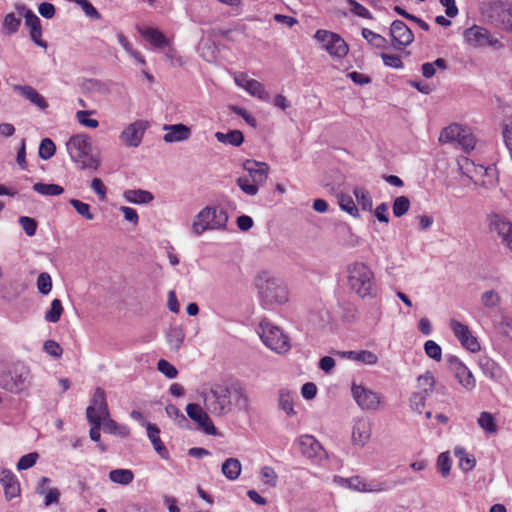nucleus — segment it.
<instances>
[{"instance_id": "21", "label": "nucleus", "mask_w": 512, "mask_h": 512, "mask_svg": "<svg viewBox=\"0 0 512 512\" xmlns=\"http://www.w3.org/2000/svg\"><path fill=\"white\" fill-rule=\"evenodd\" d=\"M146 125L143 121H135L120 134V140L128 147H138L142 141Z\"/></svg>"}, {"instance_id": "42", "label": "nucleus", "mask_w": 512, "mask_h": 512, "mask_svg": "<svg viewBox=\"0 0 512 512\" xmlns=\"http://www.w3.org/2000/svg\"><path fill=\"white\" fill-rule=\"evenodd\" d=\"M21 25V19L16 17L14 13H8L4 17V21L2 24V32L5 35L15 34Z\"/></svg>"}, {"instance_id": "17", "label": "nucleus", "mask_w": 512, "mask_h": 512, "mask_svg": "<svg viewBox=\"0 0 512 512\" xmlns=\"http://www.w3.org/2000/svg\"><path fill=\"white\" fill-rule=\"evenodd\" d=\"M188 417L196 422L200 429L208 435H216L217 430L207 412L196 403H189L186 406Z\"/></svg>"}, {"instance_id": "40", "label": "nucleus", "mask_w": 512, "mask_h": 512, "mask_svg": "<svg viewBox=\"0 0 512 512\" xmlns=\"http://www.w3.org/2000/svg\"><path fill=\"white\" fill-rule=\"evenodd\" d=\"M455 455L459 459V467L465 471L468 472L472 470L475 467L476 461L475 459L470 456L464 448L462 447H456L454 450Z\"/></svg>"}, {"instance_id": "15", "label": "nucleus", "mask_w": 512, "mask_h": 512, "mask_svg": "<svg viewBox=\"0 0 512 512\" xmlns=\"http://www.w3.org/2000/svg\"><path fill=\"white\" fill-rule=\"evenodd\" d=\"M451 330L454 333V336L459 340L461 345L471 351L477 352L480 350V344L477 341L476 337H474L469 329V327L456 319H451L449 324Z\"/></svg>"}, {"instance_id": "38", "label": "nucleus", "mask_w": 512, "mask_h": 512, "mask_svg": "<svg viewBox=\"0 0 512 512\" xmlns=\"http://www.w3.org/2000/svg\"><path fill=\"white\" fill-rule=\"evenodd\" d=\"M33 190L44 196H58L64 192V188L58 184L35 183Z\"/></svg>"}, {"instance_id": "52", "label": "nucleus", "mask_w": 512, "mask_h": 512, "mask_svg": "<svg viewBox=\"0 0 512 512\" xmlns=\"http://www.w3.org/2000/svg\"><path fill=\"white\" fill-rule=\"evenodd\" d=\"M37 289L43 294L47 295L52 290V278L47 272H42L37 278Z\"/></svg>"}, {"instance_id": "13", "label": "nucleus", "mask_w": 512, "mask_h": 512, "mask_svg": "<svg viewBox=\"0 0 512 512\" xmlns=\"http://www.w3.org/2000/svg\"><path fill=\"white\" fill-rule=\"evenodd\" d=\"M448 370L454 375L458 383L467 391H471L476 386V380L470 369L454 355L446 357Z\"/></svg>"}, {"instance_id": "64", "label": "nucleus", "mask_w": 512, "mask_h": 512, "mask_svg": "<svg viewBox=\"0 0 512 512\" xmlns=\"http://www.w3.org/2000/svg\"><path fill=\"white\" fill-rule=\"evenodd\" d=\"M347 1L350 4L351 11L354 14H356L362 18H371V13L366 7H364L363 5H361L360 3H358L355 0H347Z\"/></svg>"}, {"instance_id": "58", "label": "nucleus", "mask_w": 512, "mask_h": 512, "mask_svg": "<svg viewBox=\"0 0 512 512\" xmlns=\"http://www.w3.org/2000/svg\"><path fill=\"white\" fill-rule=\"evenodd\" d=\"M38 457L39 455L36 452H32L22 456L17 463V469L26 470L31 468L36 464Z\"/></svg>"}, {"instance_id": "49", "label": "nucleus", "mask_w": 512, "mask_h": 512, "mask_svg": "<svg viewBox=\"0 0 512 512\" xmlns=\"http://www.w3.org/2000/svg\"><path fill=\"white\" fill-rule=\"evenodd\" d=\"M424 351H425V354L429 358H431L437 362L441 361L442 348L435 341H433V340L426 341L424 344Z\"/></svg>"}, {"instance_id": "45", "label": "nucleus", "mask_w": 512, "mask_h": 512, "mask_svg": "<svg viewBox=\"0 0 512 512\" xmlns=\"http://www.w3.org/2000/svg\"><path fill=\"white\" fill-rule=\"evenodd\" d=\"M362 36L370 45L376 48H386L387 46V40L383 36L368 28L362 29Z\"/></svg>"}, {"instance_id": "1", "label": "nucleus", "mask_w": 512, "mask_h": 512, "mask_svg": "<svg viewBox=\"0 0 512 512\" xmlns=\"http://www.w3.org/2000/svg\"><path fill=\"white\" fill-rule=\"evenodd\" d=\"M204 406L206 411L214 416H224L232 411L233 406L246 408L248 398L239 385L227 386L214 384L204 393Z\"/></svg>"}, {"instance_id": "62", "label": "nucleus", "mask_w": 512, "mask_h": 512, "mask_svg": "<svg viewBox=\"0 0 512 512\" xmlns=\"http://www.w3.org/2000/svg\"><path fill=\"white\" fill-rule=\"evenodd\" d=\"M90 114V111H78L76 116L81 125L89 128H97L99 126V122L96 119L89 118Z\"/></svg>"}, {"instance_id": "55", "label": "nucleus", "mask_w": 512, "mask_h": 512, "mask_svg": "<svg viewBox=\"0 0 512 512\" xmlns=\"http://www.w3.org/2000/svg\"><path fill=\"white\" fill-rule=\"evenodd\" d=\"M481 303L487 308H494L500 303V296L494 290H488L481 296Z\"/></svg>"}, {"instance_id": "31", "label": "nucleus", "mask_w": 512, "mask_h": 512, "mask_svg": "<svg viewBox=\"0 0 512 512\" xmlns=\"http://www.w3.org/2000/svg\"><path fill=\"white\" fill-rule=\"evenodd\" d=\"M221 471L227 479L236 480L242 471L241 462L237 458H228L222 463Z\"/></svg>"}, {"instance_id": "50", "label": "nucleus", "mask_w": 512, "mask_h": 512, "mask_svg": "<svg viewBox=\"0 0 512 512\" xmlns=\"http://www.w3.org/2000/svg\"><path fill=\"white\" fill-rule=\"evenodd\" d=\"M260 477L264 484L269 485L271 487H275L278 481V475L274 468L270 466H264L260 470Z\"/></svg>"}, {"instance_id": "4", "label": "nucleus", "mask_w": 512, "mask_h": 512, "mask_svg": "<svg viewBox=\"0 0 512 512\" xmlns=\"http://www.w3.org/2000/svg\"><path fill=\"white\" fill-rule=\"evenodd\" d=\"M348 285L360 297L371 296L375 290L374 273L362 262L348 266Z\"/></svg>"}, {"instance_id": "39", "label": "nucleus", "mask_w": 512, "mask_h": 512, "mask_svg": "<svg viewBox=\"0 0 512 512\" xmlns=\"http://www.w3.org/2000/svg\"><path fill=\"white\" fill-rule=\"evenodd\" d=\"M248 86L245 90L254 97H257L260 100L268 101L270 99L269 93L265 90V87L262 83L255 79H251L250 82L247 83Z\"/></svg>"}, {"instance_id": "16", "label": "nucleus", "mask_w": 512, "mask_h": 512, "mask_svg": "<svg viewBox=\"0 0 512 512\" xmlns=\"http://www.w3.org/2000/svg\"><path fill=\"white\" fill-rule=\"evenodd\" d=\"M351 391L354 400L362 409L375 410L379 407L381 398L378 393L356 384L352 385Z\"/></svg>"}, {"instance_id": "18", "label": "nucleus", "mask_w": 512, "mask_h": 512, "mask_svg": "<svg viewBox=\"0 0 512 512\" xmlns=\"http://www.w3.org/2000/svg\"><path fill=\"white\" fill-rule=\"evenodd\" d=\"M301 454L311 460H321L325 451L321 443L312 435H302L298 439Z\"/></svg>"}, {"instance_id": "11", "label": "nucleus", "mask_w": 512, "mask_h": 512, "mask_svg": "<svg viewBox=\"0 0 512 512\" xmlns=\"http://www.w3.org/2000/svg\"><path fill=\"white\" fill-rule=\"evenodd\" d=\"M335 482L343 487L362 493H378L390 489V485L386 482H379L376 480H366L360 476H353L350 478L335 477Z\"/></svg>"}, {"instance_id": "22", "label": "nucleus", "mask_w": 512, "mask_h": 512, "mask_svg": "<svg viewBox=\"0 0 512 512\" xmlns=\"http://www.w3.org/2000/svg\"><path fill=\"white\" fill-rule=\"evenodd\" d=\"M24 18L25 25L30 30V37L33 42L42 48H47V42L42 40V26L39 17L32 10H27Z\"/></svg>"}, {"instance_id": "8", "label": "nucleus", "mask_w": 512, "mask_h": 512, "mask_svg": "<svg viewBox=\"0 0 512 512\" xmlns=\"http://www.w3.org/2000/svg\"><path fill=\"white\" fill-rule=\"evenodd\" d=\"M314 39L320 44L321 49L334 59H343L349 52L346 41L335 32L318 29L314 34Z\"/></svg>"}, {"instance_id": "20", "label": "nucleus", "mask_w": 512, "mask_h": 512, "mask_svg": "<svg viewBox=\"0 0 512 512\" xmlns=\"http://www.w3.org/2000/svg\"><path fill=\"white\" fill-rule=\"evenodd\" d=\"M390 36L394 47L407 46L414 39L411 29L401 20H395L392 22L390 27Z\"/></svg>"}, {"instance_id": "37", "label": "nucleus", "mask_w": 512, "mask_h": 512, "mask_svg": "<svg viewBox=\"0 0 512 512\" xmlns=\"http://www.w3.org/2000/svg\"><path fill=\"white\" fill-rule=\"evenodd\" d=\"M353 194L356 197L358 205L361 207L364 211H372L373 207V201L370 193L362 188V187H355L353 189Z\"/></svg>"}, {"instance_id": "51", "label": "nucleus", "mask_w": 512, "mask_h": 512, "mask_svg": "<svg viewBox=\"0 0 512 512\" xmlns=\"http://www.w3.org/2000/svg\"><path fill=\"white\" fill-rule=\"evenodd\" d=\"M410 207V201L405 196H399L393 203V214L395 217H401L407 213Z\"/></svg>"}, {"instance_id": "35", "label": "nucleus", "mask_w": 512, "mask_h": 512, "mask_svg": "<svg viewBox=\"0 0 512 512\" xmlns=\"http://www.w3.org/2000/svg\"><path fill=\"white\" fill-rule=\"evenodd\" d=\"M216 139L221 143H229L233 146H240L244 141L243 133L239 130H232L228 133L216 132Z\"/></svg>"}, {"instance_id": "43", "label": "nucleus", "mask_w": 512, "mask_h": 512, "mask_svg": "<svg viewBox=\"0 0 512 512\" xmlns=\"http://www.w3.org/2000/svg\"><path fill=\"white\" fill-rule=\"evenodd\" d=\"M294 397L293 394L288 390H281L279 393V407L288 415H294L295 411L293 408Z\"/></svg>"}, {"instance_id": "34", "label": "nucleus", "mask_w": 512, "mask_h": 512, "mask_svg": "<svg viewBox=\"0 0 512 512\" xmlns=\"http://www.w3.org/2000/svg\"><path fill=\"white\" fill-rule=\"evenodd\" d=\"M337 198L338 204L343 211L347 212L354 218H358L360 216L359 209L351 195L341 192L338 194Z\"/></svg>"}, {"instance_id": "3", "label": "nucleus", "mask_w": 512, "mask_h": 512, "mask_svg": "<svg viewBox=\"0 0 512 512\" xmlns=\"http://www.w3.org/2000/svg\"><path fill=\"white\" fill-rule=\"evenodd\" d=\"M255 285L261 301L265 305L285 304L289 299V292L285 284L267 271H262L257 275Z\"/></svg>"}, {"instance_id": "12", "label": "nucleus", "mask_w": 512, "mask_h": 512, "mask_svg": "<svg viewBox=\"0 0 512 512\" xmlns=\"http://www.w3.org/2000/svg\"><path fill=\"white\" fill-rule=\"evenodd\" d=\"M465 41L475 47L491 46L495 49L503 48V44L498 38L494 37L486 28L473 25L464 31Z\"/></svg>"}, {"instance_id": "47", "label": "nucleus", "mask_w": 512, "mask_h": 512, "mask_svg": "<svg viewBox=\"0 0 512 512\" xmlns=\"http://www.w3.org/2000/svg\"><path fill=\"white\" fill-rule=\"evenodd\" d=\"M56 153V145L50 138L42 139L39 146V157L43 160L52 158Z\"/></svg>"}, {"instance_id": "5", "label": "nucleus", "mask_w": 512, "mask_h": 512, "mask_svg": "<svg viewBox=\"0 0 512 512\" xmlns=\"http://www.w3.org/2000/svg\"><path fill=\"white\" fill-rule=\"evenodd\" d=\"M228 222V214L223 209L206 206L195 217L192 231L201 235L206 230L225 229Z\"/></svg>"}, {"instance_id": "25", "label": "nucleus", "mask_w": 512, "mask_h": 512, "mask_svg": "<svg viewBox=\"0 0 512 512\" xmlns=\"http://www.w3.org/2000/svg\"><path fill=\"white\" fill-rule=\"evenodd\" d=\"M371 437V424L366 419H358L353 426L352 440L354 444L364 446Z\"/></svg>"}, {"instance_id": "54", "label": "nucleus", "mask_w": 512, "mask_h": 512, "mask_svg": "<svg viewBox=\"0 0 512 512\" xmlns=\"http://www.w3.org/2000/svg\"><path fill=\"white\" fill-rule=\"evenodd\" d=\"M437 467L443 477H447L451 469V460L448 452H443L438 456Z\"/></svg>"}, {"instance_id": "19", "label": "nucleus", "mask_w": 512, "mask_h": 512, "mask_svg": "<svg viewBox=\"0 0 512 512\" xmlns=\"http://www.w3.org/2000/svg\"><path fill=\"white\" fill-rule=\"evenodd\" d=\"M490 228L501 238L504 244L512 253V223L500 215H493L490 219Z\"/></svg>"}, {"instance_id": "63", "label": "nucleus", "mask_w": 512, "mask_h": 512, "mask_svg": "<svg viewBox=\"0 0 512 512\" xmlns=\"http://www.w3.org/2000/svg\"><path fill=\"white\" fill-rule=\"evenodd\" d=\"M90 187L98 195L101 201L106 199L107 189L101 179L94 178Z\"/></svg>"}, {"instance_id": "32", "label": "nucleus", "mask_w": 512, "mask_h": 512, "mask_svg": "<svg viewBox=\"0 0 512 512\" xmlns=\"http://www.w3.org/2000/svg\"><path fill=\"white\" fill-rule=\"evenodd\" d=\"M124 197L128 202L135 204L149 203L154 199L151 192L141 189L127 190Z\"/></svg>"}, {"instance_id": "30", "label": "nucleus", "mask_w": 512, "mask_h": 512, "mask_svg": "<svg viewBox=\"0 0 512 512\" xmlns=\"http://www.w3.org/2000/svg\"><path fill=\"white\" fill-rule=\"evenodd\" d=\"M141 35L154 47L164 48L168 46L167 38L157 28L147 27L141 31Z\"/></svg>"}, {"instance_id": "48", "label": "nucleus", "mask_w": 512, "mask_h": 512, "mask_svg": "<svg viewBox=\"0 0 512 512\" xmlns=\"http://www.w3.org/2000/svg\"><path fill=\"white\" fill-rule=\"evenodd\" d=\"M502 137L505 146L507 147L510 155L512 156V114L506 116L505 120L502 123Z\"/></svg>"}, {"instance_id": "61", "label": "nucleus", "mask_w": 512, "mask_h": 512, "mask_svg": "<svg viewBox=\"0 0 512 512\" xmlns=\"http://www.w3.org/2000/svg\"><path fill=\"white\" fill-rule=\"evenodd\" d=\"M381 59L385 66L400 69L403 67V62L398 55L381 53Z\"/></svg>"}, {"instance_id": "44", "label": "nucleus", "mask_w": 512, "mask_h": 512, "mask_svg": "<svg viewBox=\"0 0 512 512\" xmlns=\"http://www.w3.org/2000/svg\"><path fill=\"white\" fill-rule=\"evenodd\" d=\"M63 311L64 309L61 300L54 299L51 302L50 309L45 312L44 318L47 322L56 323L60 320Z\"/></svg>"}, {"instance_id": "24", "label": "nucleus", "mask_w": 512, "mask_h": 512, "mask_svg": "<svg viewBox=\"0 0 512 512\" xmlns=\"http://www.w3.org/2000/svg\"><path fill=\"white\" fill-rule=\"evenodd\" d=\"M163 129L166 131L163 139L167 143L181 142L191 136L190 128L184 124L164 125Z\"/></svg>"}, {"instance_id": "41", "label": "nucleus", "mask_w": 512, "mask_h": 512, "mask_svg": "<svg viewBox=\"0 0 512 512\" xmlns=\"http://www.w3.org/2000/svg\"><path fill=\"white\" fill-rule=\"evenodd\" d=\"M103 431L105 433L119 435L121 437H127L130 434V430L127 426L119 425L113 419L104 420Z\"/></svg>"}, {"instance_id": "57", "label": "nucleus", "mask_w": 512, "mask_h": 512, "mask_svg": "<svg viewBox=\"0 0 512 512\" xmlns=\"http://www.w3.org/2000/svg\"><path fill=\"white\" fill-rule=\"evenodd\" d=\"M157 369L169 379L176 378L178 375L177 369L165 359L158 361Z\"/></svg>"}, {"instance_id": "29", "label": "nucleus", "mask_w": 512, "mask_h": 512, "mask_svg": "<svg viewBox=\"0 0 512 512\" xmlns=\"http://www.w3.org/2000/svg\"><path fill=\"white\" fill-rule=\"evenodd\" d=\"M342 358H347L353 361H358L363 364L374 365L378 361V357L375 353L367 350L361 351H337L335 353Z\"/></svg>"}, {"instance_id": "27", "label": "nucleus", "mask_w": 512, "mask_h": 512, "mask_svg": "<svg viewBox=\"0 0 512 512\" xmlns=\"http://www.w3.org/2000/svg\"><path fill=\"white\" fill-rule=\"evenodd\" d=\"M146 429H147L148 438L151 441V443H152L155 451L158 453V455L162 459H165V460L169 459V457H170L169 451L166 448V446L164 445V443L161 441V438H160V429L155 424H152L149 422L146 424Z\"/></svg>"}, {"instance_id": "56", "label": "nucleus", "mask_w": 512, "mask_h": 512, "mask_svg": "<svg viewBox=\"0 0 512 512\" xmlns=\"http://www.w3.org/2000/svg\"><path fill=\"white\" fill-rule=\"evenodd\" d=\"M19 224L28 236L32 237L35 235L38 226L35 219L28 216H21L19 218Z\"/></svg>"}, {"instance_id": "7", "label": "nucleus", "mask_w": 512, "mask_h": 512, "mask_svg": "<svg viewBox=\"0 0 512 512\" xmlns=\"http://www.w3.org/2000/svg\"><path fill=\"white\" fill-rule=\"evenodd\" d=\"M260 337L263 343L272 351L284 354L291 349L289 337L267 319L260 322Z\"/></svg>"}, {"instance_id": "28", "label": "nucleus", "mask_w": 512, "mask_h": 512, "mask_svg": "<svg viewBox=\"0 0 512 512\" xmlns=\"http://www.w3.org/2000/svg\"><path fill=\"white\" fill-rule=\"evenodd\" d=\"M479 367L486 377L498 381L503 376L502 368L488 356H481L478 361Z\"/></svg>"}, {"instance_id": "10", "label": "nucleus", "mask_w": 512, "mask_h": 512, "mask_svg": "<svg viewBox=\"0 0 512 512\" xmlns=\"http://www.w3.org/2000/svg\"><path fill=\"white\" fill-rule=\"evenodd\" d=\"M486 17L495 27L512 33V3L496 2L487 10Z\"/></svg>"}, {"instance_id": "59", "label": "nucleus", "mask_w": 512, "mask_h": 512, "mask_svg": "<svg viewBox=\"0 0 512 512\" xmlns=\"http://www.w3.org/2000/svg\"><path fill=\"white\" fill-rule=\"evenodd\" d=\"M76 4L81 7V9L85 12L87 16L93 19H100L101 14L98 10L92 5V3L88 0H75Z\"/></svg>"}, {"instance_id": "2", "label": "nucleus", "mask_w": 512, "mask_h": 512, "mask_svg": "<svg viewBox=\"0 0 512 512\" xmlns=\"http://www.w3.org/2000/svg\"><path fill=\"white\" fill-rule=\"evenodd\" d=\"M68 154L71 160L80 169L97 170L100 166V159L93 154L91 139L85 134L71 136L66 143Z\"/></svg>"}, {"instance_id": "33", "label": "nucleus", "mask_w": 512, "mask_h": 512, "mask_svg": "<svg viewBox=\"0 0 512 512\" xmlns=\"http://www.w3.org/2000/svg\"><path fill=\"white\" fill-rule=\"evenodd\" d=\"M477 423L488 434L494 435L498 432L496 419L490 412H481L477 419Z\"/></svg>"}, {"instance_id": "23", "label": "nucleus", "mask_w": 512, "mask_h": 512, "mask_svg": "<svg viewBox=\"0 0 512 512\" xmlns=\"http://www.w3.org/2000/svg\"><path fill=\"white\" fill-rule=\"evenodd\" d=\"M243 168L248 172L252 182L257 185H262L266 182L269 170V166L266 163L246 160L243 164Z\"/></svg>"}, {"instance_id": "53", "label": "nucleus", "mask_w": 512, "mask_h": 512, "mask_svg": "<svg viewBox=\"0 0 512 512\" xmlns=\"http://www.w3.org/2000/svg\"><path fill=\"white\" fill-rule=\"evenodd\" d=\"M237 185L247 195L254 196L258 193L259 185L254 182H250V179L246 176L239 177L237 179Z\"/></svg>"}, {"instance_id": "9", "label": "nucleus", "mask_w": 512, "mask_h": 512, "mask_svg": "<svg viewBox=\"0 0 512 512\" xmlns=\"http://www.w3.org/2000/svg\"><path fill=\"white\" fill-rule=\"evenodd\" d=\"M30 378L29 369L20 363L12 365L6 373L0 375V387L3 389L19 393L23 391Z\"/></svg>"}, {"instance_id": "14", "label": "nucleus", "mask_w": 512, "mask_h": 512, "mask_svg": "<svg viewBox=\"0 0 512 512\" xmlns=\"http://www.w3.org/2000/svg\"><path fill=\"white\" fill-rule=\"evenodd\" d=\"M86 417L87 419L98 418L99 421H104L109 417L106 393L102 388L98 387L95 390L90 404L86 409Z\"/></svg>"}, {"instance_id": "46", "label": "nucleus", "mask_w": 512, "mask_h": 512, "mask_svg": "<svg viewBox=\"0 0 512 512\" xmlns=\"http://www.w3.org/2000/svg\"><path fill=\"white\" fill-rule=\"evenodd\" d=\"M69 204L76 210V212L85 220L91 221L94 219V214L91 212V206L78 199H70Z\"/></svg>"}, {"instance_id": "26", "label": "nucleus", "mask_w": 512, "mask_h": 512, "mask_svg": "<svg viewBox=\"0 0 512 512\" xmlns=\"http://www.w3.org/2000/svg\"><path fill=\"white\" fill-rule=\"evenodd\" d=\"M13 90L29 100L32 104L36 105L40 109L44 110L48 107V103L45 98L40 95L36 89L30 85H13Z\"/></svg>"}, {"instance_id": "36", "label": "nucleus", "mask_w": 512, "mask_h": 512, "mask_svg": "<svg viewBox=\"0 0 512 512\" xmlns=\"http://www.w3.org/2000/svg\"><path fill=\"white\" fill-rule=\"evenodd\" d=\"M109 479L117 484L129 485L134 479V473L129 469H114L109 472Z\"/></svg>"}, {"instance_id": "60", "label": "nucleus", "mask_w": 512, "mask_h": 512, "mask_svg": "<svg viewBox=\"0 0 512 512\" xmlns=\"http://www.w3.org/2000/svg\"><path fill=\"white\" fill-rule=\"evenodd\" d=\"M44 351L56 358H60L63 354V349L60 344L54 340H47L43 345Z\"/></svg>"}, {"instance_id": "6", "label": "nucleus", "mask_w": 512, "mask_h": 512, "mask_svg": "<svg viewBox=\"0 0 512 512\" xmlns=\"http://www.w3.org/2000/svg\"><path fill=\"white\" fill-rule=\"evenodd\" d=\"M439 141L457 145L466 153L472 151L476 144L471 129L458 123H452L445 127L440 133Z\"/></svg>"}]
</instances>
